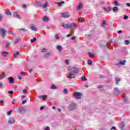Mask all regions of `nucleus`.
I'll return each instance as SVG.
<instances>
[{
    "label": "nucleus",
    "mask_w": 130,
    "mask_h": 130,
    "mask_svg": "<svg viewBox=\"0 0 130 130\" xmlns=\"http://www.w3.org/2000/svg\"><path fill=\"white\" fill-rule=\"evenodd\" d=\"M81 80H82V81H87V78H86V77H85V76H82L81 77Z\"/></svg>",
    "instance_id": "nucleus-32"
},
{
    "label": "nucleus",
    "mask_w": 130,
    "mask_h": 130,
    "mask_svg": "<svg viewBox=\"0 0 130 130\" xmlns=\"http://www.w3.org/2000/svg\"><path fill=\"white\" fill-rule=\"evenodd\" d=\"M127 19H128V16H127V15L124 16V17H123L124 20H127Z\"/></svg>",
    "instance_id": "nucleus-44"
},
{
    "label": "nucleus",
    "mask_w": 130,
    "mask_h": 130,
    "mask_svg": "<svg viewBox=\"0 0 130 130\" xmlns=\"http://www.w3.org/2000/svg\"><path fill=\"white\" fill-rule=\"evenodd\" d=\"M9 46H10V44H7L6 45V48H8V47H9Z\"/></svg>",
    "instance_id": "nucleus-63"
},
{
    "label": "nucleus",
    "mask_w": 130,
    "mask_h": 130,
    "mask_svg": "<svg viewBox=\"0 0 130 130\" xmlns=\"http://www.w3.org/2000/svg\"><path fill=\"white\" fill-rule=\"evenodd\" d=\"M126 6H127V7H130V4L129 3H126Z\"/></svg>",
    "instance_id": "nucleus-64"
},
{
    "label": "nucleus",
    "mask_w": 130,
    "mask_h": 130,
    "mask_svg": "<svg viewBox=\"0 0 130 130\" xmlns=\"http://www.w3.org/2000/svg\"><path fill=\"white\" fill-rule=\"evenodd\" d=\"M103 87V86H102V85H99V86L97 87L98 89H101V88H102Z\"/></svg>",
    "instance_id": "nucleus-50"
},
{
    "label": "nucleus",
    "mask_w": 130,
    "mask_h": 130,
    "mask_svg": "<svg viewBox=\"0 0 130 130\" xmlns=\"http://www.w3.org/2000/svg\"><path fill=\"white\" fill-rule=\"evenodd\" d=\"M31 29L33 30V31H37V28L35 27L34 26H31Z\"/></svg>",
    "instance_id": "nucleus-34"
},
{
    "label": "nucleus",
    "mask_w": 130,
    "mask_h": 130,
    "mask_svg": "<svg viewBox=\"0 0 130 130\" xmlns=\"http://www.w3.org/2000/svg\"><path fill=\"white\" fill-rule=\"evenodd\" d=\"M13 112V110H11L10 111L7 112V115H11V113Z\"/></svg>",
    "instance_id": "nucleus-41"
},
{
    "label": "nucleus",
    "mask_w": 130,
    "mask_h": 130,
    "mask_svg": "<svg viewBox=\"0 0 130 130\" xmlns=\"http://www.w3.org/2000/svg\"><path fill=\"white\" fill-rule=\"evenodd\" d=\"M36 40H37L36 38H34L33 39L30 40V42L31 43H33L35 42V41H36Z\"/></svg>",
    "instance_id": "nucleus-33"
},
{
    "label": "nucleus",
    "mask_w": 130,
    "mask_h": 130,
    "mask_svg": "<svg viewBox=\"0 0 130 130\" xmlns=\"http://www.w3.org/2000/svg\"><path fill=\"white\" fill-rule=\"evenodd\" d=\"M8 33L10 35H11V34H13V32L11 30H9Z\"/></svg>",
    "instance_id": "nucleus-57"
},
{
    "label": "nucleus",
    "mask_w": 130,
    "mask_h": 130,
    "mask_svg": "<svg viewBox=\"0 0 130 130\" xmlns=\"http://www.w3.org/2000/svg\"><path fill=\"white\" fill-rule=\"evenodd\" d=\"M114 4L116 7H119V3H118V2L115 1L114 2Z\"/></svg>",
    "instance_id": "nucleus-28"
},
{
    "label": "nucleus",
    "mask_w": 130,
    "mask_h": 130,
    "mask_svg": "<svg viewBox=\"0 0 130 130\" xmlns=\"http://www.w3.org/2000/svg\"><path fill=\"white\" fill-rule=\"evenodd\" d=\"M125 44L126 45H128V44H129V41L127 40H125Z\"/></svg>",
    "instance_id": "nucleus-39"
},
{
    "label": "nucleus",
    "mask_w": 130,
    "mask_h": 130,
    "mask_svg": "<svg viewBox=\"0 0 130 130\" xmlns=\"http://www.w3.org/2000/svg\"><path fill=\"white\" fill-rule=\"evenodd\" d=\"M70 16V13L66 12V18H69Z\"/></svg>",
    "instance_id": "nucleus-38"
},
{
    "label": "nucleus",
    "mask_w": 130,
    "mask_h": 130,
    "mask_svg": "<svg viewBox=\"0 0 130 130\" xmlns=\"http://www.w3.org/2000/svg\"><path fill=\"white\" fill-rule=\"evenodd\" d=\"M20 42V38H17L14 42V44H17V43H19Z\"/></svg>",
    "instance_id": "nucleus-22"
},
{
    "label": "nucleus",
    "mask_w": 130,
    "mask_h": 130,
    "mask_svg": "<svg viewBox=\"0 0 130 130\" xmlns=\"http://www.w3.org/2000/svg\"><path fill=\"white\" fill-rule=\"evenodd\" d=\"M4 79V76L3 75H0V80H3Z\"/></svg>",
    "instance_id": "nucleus-56"
},
{
    "label": "nucleus",
    "mask_w": 130,
    "mask_h": 130,
    "mask_svg": "<svg viewBox=\"0 0 130 130\" xmlns=\"http://www.w3.org/2000/svg\"><path fill=\"white\" fill-rule=\"evenodd\" d=\"M115 81L116 82V85H119V82H120L121 80H120V79H118V77H115Z\"/></svg>",
    "instance_id": "nucleus-19"
},
{
    "label": "nucleus",
    "mask_w": 130,
    "mask_h": 130,
    "mask_svg": "<svg viewBox=\"0 0 130 130\" xmlns=\"http://www.w3.org/2000/svg\"><path fill=\"white\" fill-rule=\"evenodd\" d=\"M13 17H14V18H17L18 19H20L19 14H18V13L14 12L13 13Z\"/></svg>",
    "instance_id": "nucleus-15"
},
{
    "label": "nucleus",
    "mask_w": 130,
    "mask_h": 130,
    "mask_svg": "<svg viewBox=\"0 0 130 130\" xmlns=\"http://www.w3.org/2000/svg\"><path fill=\"white\" fill-rule=\"evenodd\" d=\"M78 21H79V22H80L81 23L84 22V21L83 20V19H82V18H79Z\"/></svg>",
    "instance_id": "nucleus-46"
},
{
    "label": "nucleus",
    "mask_w": 130,
    "mask_h": 130,
    "mask_svg": "<svg viewBox=\"0 0 130 130\" xmlns=\"http://www.w3.org/2000/svg\"><path fill=\"white\" fill-rule=\"evenodd\" d=\"M0 31L2 32V34H1L2 38H5V35H6V30L3 28H0Z\"/></svg>",
    "instance_id": "nucleus-12"
},
{
    "label": "nucleus",
    "mask_w": 130,
    "mask_h": 130,
    "mask_svg": "<svg viewBox=\"0 0 130 130\" xmlns=\"http://www.w3.org/2000/svg\"><path fill=\"white\" fill-rule=\"evenodd\" d=\"M83 8V5H82L81 3L79 4V6L77 7L78 10H81Z\"/></svg>",
    "instance_id": "nucleus-27"
},
{
    "label": "nucleus",
    "mask_w": 130,
    "mask_h": 130,
    "mask_svg": "<svg viewBox=\"0 0 130 130\" xmlns=\"http://www.w3.org/2000/svg\"><path fill=\"white\" fill-rule=\"evenodd\" d=\"M125 61H126L125 60H123L122 61H120L118 63H116L115 64V66H117V67H118L119 66V64L123 66L125 64Z\"/></svg>",
    "instance_id": "nucleus-11"
},
{
    "label": "nucleus",
    "mask_w": 130,
    "mask_h": 130,
    "mask_svg": "<svg viewBox=\"0 0 130 130\" xmlns=\"http://www.w3.org/2000/svg\"><path fill=\"white\" fill-rule=\"evenodd\" d=\"M40 110H43V109H44V107L42 106L40 108Z\"/></svg>",
    "instance_id": "nucleus-59"
},
{
    "label": "nucleus",
    "mask_w": 130,
    "mask_h": 130,
    "mask_svg": "<svg viewBox=\"0 0 130 130\" xmlns=\"http://www.w3.org/2000/svg\"><path fill=\"white\" fill-rule=\"evenodd\" d=\"M87 54L89 55V56H90V57H94L95 55H94V54H92L91 52H88Z\"/></svg>",
    "instance_id": "nucleus-26"
},
{
    "label": "nucleus",
    "mask_w": 130,
    "mask_h": 130,
    "mask_svg": "<svg viewBox=\"0 0 130 130\" xmlns=\"http://www.w3.org/2000/svg\"><path fill=\"white\" fill-rule=\"evenodd\" d=\"M10 84H13L14 83V78L12 77H9L8 79Z\"/></svg>",
    "instance_id": "nucleus-13"
},
{
    "label": "nucleus",
    "mask_w": 130,
    "mask_h": 130,
    "mask_svg": "<svg viewBox=\"0 0 130 130\" xmlns=\"http://www.w3.org/2000/svg\"><path fill=\"white\" fill-rule=\"evenodd\" d=\"M112 10H113V12H117L119 9H118V7L115 6L113 8Z\"/></svg>",
    "instance_id": "nucleus-25"
},
{
    "label": "nucleus",
    "mask_w": 130,
    "mask_h": 130,
    "mask_svg": "<svg viewBox=\"0 0 130 130\" xmlns=\"http://www.w3.org/2000/svg\"><path fill=\"white\" fill-rule=\"evenodd\" d=\"M66 64H67V65L70 64V60L69 59L66 60Z\"/></svg>",
    "instance_id": "nucleus-42"
},
{
    "label": "nucleus",
    "mask_w": 130,
    "mask_h": 130,
    "mask_svg": "<svg viewBox=\"0 0 130 130\" xmlns=\"http://www.w3.org/2000/svg\"><path fill=\"white\" fill-rule=\"evenodd\" d=\"M75 39H76V37H73L72 38H71L72 40H75Z\"/></svg>",
    "instance_id": "nucleus-61"
},
{
    "label": "nucleus",
    "mask_w": 130,
    "mask_h": 130,
    "mask_svg": "<svg viewBox=\"0 0 130 130\" xmlns=\"http://www.w3.org/2000/svg\"><path fill=\"white\" fill-rule=\"evenodd\" d=\"M51 89L52 90H55V89H56V86L55 85H54V84H53L51 86Z\"/></svg>",
    "instance_id": "nucleus-31"
},
{
    "label": "nucleus",
    "mask_w": 130,
    "mask_h": 130,
    "mask_svg": "<svg viewBox=\"0 0 130 130\" xmlns=\"http://www.w3.org/2000/svg\"><path fill=\"white\" fill-rule=\"evenodd\" d=\"M103 9L106 11V12H110L111 11V7H108L107 8L103 7Z\"/></svg>",
    "instance_id": "nucleus-18"
},
{
    "label": "nucleus",
    "mask_w": 130,
    "mask_h": 130,
    "mask_svg": "<svg viewBox=\"0 0 130 130\" xmlns=\"http://www.w3.org/2000/svg\"><path fill=\"white\" fill-rule=\"evenodd\" d=\"M17 111L18 113H21V112H25L26 109H25V107H20L18 109Z\"/></svg>",
    "instance_id": "nucleus-7"
},
{
    "label": "nucleus",
    "mask_w": 130,
    "mask_h": 130,
    "mask_svg": "<svg viewBox=\"0 0 130 130\" xmlns=\"http://www.w3.org/2000/svg\"><path fill=\"white\" fill-rule=\"evenodd\" d=\"M44 130H50L49 127H46V128H44Z\"/></svg>",
    "instance_id": "nucleus-53"
},
{
    "label": "nucleus",
    "mask_w": 130,
    "mask_h": 130,
    "mask_svg": "<svg viewBox=\"0 0 130 130\" xmlns=\"http://www.w3.org/2000/svg\"><path fill=\"white\" fill-rule=\"evenodd\" d=\"M2 19H3V15H2V14H0V22H2Z\"/></svg>",
    "instance_id": "nucleus-55"
},
{
    "label": "nucleus",
    "mask_w": 130,
    "mask_h": 130,
    "mask_svg": "<svg viewBox=\"0 0 130 130\" xmlns=\"http://www.w3.org/2000/svg\"><path fill=\"white\" fill-rule=\"evenodd\" d=\"M71 36H73V34H69L67 36V37L69 38V37H71Z\"/></svg>",
    "instance_id": "nucleus-51"
},
{
    "label": "nucleus",
    "mask_w": 130,
    "mask_h": 130,
    "mask_svg": "<svg viewBox=\"0 0 130 130\" xmlns=\"http://www.w3.org/2000/svg\"><path fill=\"white\" fill-rule=\"evenodd\" d=\"M56 48L57 49V50H58L59 52H61V50H62V47H61V46H56Z\"/></svg>",
    "instance_id": "nucleus-16"
},
{
    "label": "nucleus",
    "mask_w": 130,
    "mask_h": 130,
    "mask_svg": "<svg viewBox=\"0 0 130 130\" xmlns=\"http://www.w3.org/2000/svg\"><path fill=\"white\" fill-rule=\"evenodd\" d=\"M74 28H76V24L74 22L66 24V29H71V30H73Z\"/></svg>",
    "instance_id": "nucleus-1"
},
{
    "label": "nucleus",
    "mask_w": 130,
    "mask_h": 130,
    "mask_svg": "<svg viewBox=\"0 0 130 130\" xmlns=\"http://www.w3.org/2000/svg\"><path fill=\"white\" fill-rule=\"evenodd\" d=\"M19 54H20L19 52H16V53L14 54L13 55L14 56V58H18V56H19Z\"/></svg>",
    "instance_id": "nucleus-21"
},
{
    "label": "nucleus",
    "mask_w": 130,
    "mask_h": 130,
    "mask_svg": "<svg viewBox=\"0 0 130 130\" xmlns=\"http://www.w3.org/2000/svg\"><path fill=\"white\" fill-rule=\"evenodd\" d=\"M8 54H9V53L7 52H2V56H3V57H6V56H7V55H8Z\"/></svg>",
    "instance_id": "nucleus-23"
},
{
    "label": "nucleus",
    "mask_w": 130,
    "mask_h": 130,
    "mask_svg": "<svg viewBox=\"0 0 130 130\" xmlns=\"http://www.w3.org/2000/svg\"><path fill=\"white\" fill-rule=\"evenodd\" d=\"M60 15L62 18L66 17V13H60Z\"/></svg>",
    "instance_id": "nucleus-36"
},
{
    "label": "nucleus",
    "mask_w": 130,
    "mask_h": 130,
    "mask_svg": "<svg viewBox=\"0 0 130 130\" xmlns=\"http://www.w3.org/2000/svg\"><path fill=\"white\" fill-rule=\"evenodd\" d=\"M19 30L20 31H23V32H26V31H27V30L25 28H23L20 29Z\"/></svg>",
    "instance_id": "nucleus-43"
},
{
    "label": "nucleus",
    "mask_w": 130,
    "mask_h": 130,
    "mask_svg": "<svg viewBox=\"0 0 130 130\" xmlns=\"http://www.w3.org/2000/svg\"><path fill=\"white\" fill-rule=\"evenodd\" d=\"M23 93H27V89H24L23 90Z\"/></svg>",
    "instance_id": "nucleus-54"
},
{
    "label": "nucleus",
    "mask_w": 130,
    "mask_h": 130,
    "mask_svg": "<svg viewBox=\"0 0 130 130\" xmlns=\"http://www.w3.org/2000/svg\"><path fill=\"white\" fill-rule=\"evenodd\" d=\"M111 129L112 130V129H116V127L115 126H113L111 128Z\"/></svg>",
    "instance_id": "nucleus-58"
},
{
    "label": "nucleus",
    "mask_w": 130,
    "mask_h": 130,
    "mask_svg": "<svg viewBox=\"0 0 130 130\" xmlns=\"http://www.w3.org/2000/svg\"><path fill=\"white\" fill-rule=\"evenodd\" d=\"M55 4H56V5H58V6H59V7H62V5H64V4H65L64 1H62L61 2H56L55 3Z\"/></svg>",
    "instance_id": "nucleus-14"
},
{
    "label": "nucleus",
    "mask_w": 130,
    "mask_h": 130,
    "mask_svg": "<svg viewBox=\"0 0 130 130\" xmlns=\"http://www.w3.org/2000/svg\"><path fill=\"white\" fill-rule=\"evenodd\" d=\"M51 55V53L50 52L45 53L43 55V58H47L49 56H50Z\"/></svg>",
    "instance_id": "nucleus-10"
},
{
    "label": "nucleus",
    "mask_w": 130,
    "mask_h": 130,
    "mask_svg": "<svg viewBox=\"0 0 130 130\" xmlns=\"http://www.w3.org/2000/svg\"><path fill=\"white\" fill-rule=\"evenodd\" d=\"M77 106H78L77 104L72 103L69 105V109L70 110H75V109H76Z\"/></svg>",
    "instance_id": "nucleus-4"
},
{
    "label": "nucleus",
    "mask_w": 130,
    "mask_h": 130,
    "mask_svg": "<svg viewBox=\"0 0 130 130\" xmlns=\"http://www.w3.org/2000/svg\"><path fill=\"white\" fill-rule=\"evenodd\" d=\"M122 31L121 30H118V31H117V33L118 34H121V33H122Z\"/></svg>",
    "instance_id": "nucleus-60"
},
{
    "label": "nucleus",
    "mask_w": 130,
    "mask_h": 130,
    "mask_svg": "<svg viewBox=\"0 0 130 130\" xmlns=\"http://www.w3.org/2000/svg\"><path fill=\"white\" fill-rule=\"evenodd\" d=\"M87 63L88 64H89V66H92V63H93V62H92V60H91V59H89L87 61Z\"/></svg>",
    "instance_id": "nucleus-29"
},
{
    "label": "nucleus",
    "mask_w": 130,
    "mask_h": 130,
    "mask_svg": "<svg viewBox=\"0 0 130 130\" xmlns=\"http://www.w3.org/2000/svg\"><path fill=\"white\" fill-rule=\"evenodd\" d=\"M105 25H106V21H105V20H104L103 21L102 25L104 26Z\"/></svg>",
    "instance_id": "nucleus-48"
},
{
    "label": "nucleus",
    "mask_w": 130,
    "mask_h": 130,
    "mask_svg": "<svg viewBox=\"0 0 130 130\" xmlns=\"http://www.w3.org/2000/svg\"><path fill=\"white\" fill-rule=\"evenodd\" d=\"M68 70L69 72H73V68L72 67V66H69L68 68Z\"/></svg>",
    "instance_id": "nucleus-30"
},
{
    "label": "nucleus",
    "mask_w": 130,
    "mask_h": 130,
    "mask_svg": "<svg viewBox=\"0 0 130 130\" xmlns=\"http://www.w3.org/2000/svg\"><path fill=\"white\" fill-rule=\"evenodd\" d=\"M66 77L68 78V79H75L76 75V74L70 72L66 74Z\"/></svg>",
    "instance_id": "nucleus-3"
},
{
    "label": "nucleus",
    "mask_w": 130,
    "mask_h": 130,
    "mask_svg": "<svg viewBox=\"0 0 130 130\" xmlns=\"http://www.w3.org/2000/svg\"><path fill=\"white\" fill-rule=\"evenodd\" d=\"M54 38L56 40H58V39H59V37H58V35L57 34L55 35Z\"/></svg>",
    "instance_id": "nucleus-35"
},
{
    "label": "nucleus",
    "mask_w": 130,
    "mask_h": 130,
    "mask_svg": "<svg viewBox=\"0 0 130 130\" xmlns=\"http://www.w3.org/2000/svg\"><path fill=\"white\" fill-rule=\"evenodd\" d=\"M128 99H127V98L126 97H125V98H123V101H124L125 103H127V102H126V101H127Z\"/></svg>",
    "instance_id": "nucleus-40"
},
{
    "label": "nucleus",
    "mask_w": 130,
    "mask_h": 130,
    "mask_svg": "<svg viewBox=\"0 0 130 130\" xmlns=\"http://www.w3.org/2000/svg\"><path fill=\"white\" fill-rule=\"evenodd\" d=\"M6 15L7 16H11V15H12V13H11V12L9 11L6 13Z\"/></svg>",
    "instance_id": "nucleus-47"
},
{
    "label": "nucleus",
    "mask_w": 130,
    "mask_h": 130,
    "mask_svg": "<svg viewBox=\"0 0 130 130\" xmlns=\"http://www.w3.org/2000/svg\"><path fill=\"white\" fill-rule=\"evenodd\" d=\"M22 7L23 9H26V7H27V6L25 4H23L22 5Z\"/></svg>",
    "instance_id": "nucleus-49"
},
{
    "label": "nucleus",
    "mask_w": 130,
    "mask_h": 130,
    "mask_svg": "<svg viewBox=\"0 0 130 130\" xmlns=\"http://www.w3.org/2000/svg\"><path fill=\"white\" fill-rule=\"evenodd\" d=\"M42 4L43 3H41L39 2H36L37 6H38L39 7H42L43 8V9H45V8L47 7V5H48L47 2H46L45 4L44 5H42Z\"/></svg>",
    "instance_id": "nucleus-5"
},
{
    "label": "nucleus",
    "mask_w": 130,
    "mask_h": 130,
    "mask_svg": "<svg viewBox=\"0 0 130 130\" xmlns=\"http://www.w3.org/2000/svg\"><path fill=\"white\" fill-rule=\"evenodd\" d=\"M125 126V125L124 124V123L121 122V127H120L121 129V130L124 129V126Z\"/></svg>",
    "instance_id": "nucleus-24"
},
{
    "label": "nucleus",
    "mask_w": 130,
    "mask_h": 130,
    "mask_svg": "<svg viewBox=\"0 0 130 130\" xmlns=\"http://www.w3.org/2000/svg\"><path fill=\"white\" fill-rule=\"evenodd\" d=\"M8 94H14V91L12 90H9L8 91Z\"/></svg>",
    "instance_id": "nucleus-45"
},
{
    "label": "nucleus",
    "mask_w": 130,
    "mask_h": 130,
    "mask_svg": "<svg viewBox=\"0 0 130 130\" xmlns=\"http://www.w3.org/2000/svg\"><path fill=\"white\" fill-rule=\"evenodd\" d=\"M43 20L44 21V22H48V21L49 20V18H48V17H47V16H44L43 18Z\"/></svg>",
    "instance_id": "nucleus-20"
},
{
    "label": "nucleus",
    "mask_w": 130,
    "mask_h": 130,
    "mask_svg": "<svg viewBox=\"0 0 130 130\" xmlns=\"http://www.w3.org/2000/svg\"><path fill=\"white\" fill-rule=\"evenodd\" d=\"M73 96L76 99H82V96H83V93L78 92H74L73 93Z\"/></svg>",
    "instance_id": "nucleus-2"
},
{
    "label": "nucleus",
    "mask_w": 130,
    "mask_h": 130,
    "mask_svg": "<svg viewBox=\"0 0 130 130\" xmlns=\"http://www.w3.org/2000/svg\"><path fill=\"white\" fill-rule=\"evenodd\" d=\"M69 93V90L68 89H66V94H68Z\"/></svg>",
    "instance_id": "nucleus-62"
},
{
    "label": "nucleus",
    "mask_w": 130,
    "mask_h": 130,
    "mask_svg": "<svg viewBox=\"0 0 130 130\" xmlns=\"http://www.w3.org/2000/svg\"><path fill=\"white\" fill-rule=\"evenodd\" d=\"M25 103H27V100H24L22 101V104H25Z\"/></svg>",
    "instance_id": "nucleus-52"
},
{
    "label": "nucleus",
    "mask_w": 130,
    "mask_h": 130,
    "mask_svg": "<svg viewBox=\"0 0 130 130\" xmlns=\"http://www.w3.org/2000/svg\"><path fill=\"white\" fill-rule=\"evenodd\" d=\"M8 123L9 124H13V123H15V118L13 117L10 118L8 120Z\"/></svg>",
    "instance_id": "nucleus-9"
},
{
    "label": "nucleus",
    "mask_w": 130,
    "mask_h": 130,
    "mask_svg": "<svg viewBox=\"0 0 130 130\" xmlns=\"http://www.w3.org/2000/svg\"><path fill=\"white\" fill-rule=\"evenodd\" d=\"M38 98H43L44 101L45 99H47V95H39Z\"/></svg>",
    "instance_id": "nucleus-17"
},
{
    "label": "nucleus",
    "mask_w": 130,
    "mask_h": 130,
    "mask_svg": "<svg viewBox=\"0 0 130 130\" xmlns=\"http://www.w3.org/2000/svg\"><path fill=\"white\" fill-rule=\"evenodd\" d=\"M114 94L116 96H118V95H119V94H120V93H121L120 90H119V89H118V88H117V87L114 88Z\"/></svg>",
    "instance_id": "nucleus-6"
},
{
    "label": "nucleus",
    "mask_w": 130,
    "mask_h": 130,
    "mask_svg": "<svg viewBox=\"0 0 130 130\" xmlns=\"http://www.w3.org/2000/svg\"><path fill=\"white\" fill-rule=\"evenodd\" d=\"M72 73H74L75 75H78V74H79V69L77 67H73Z\"/></svg>",
    "instance_id": "nucleus-8"
},
{
    "label": "nucleus",
    "mask_w": 130,
    "mask_h": 130,
    "mask_svg": "<svg viewBox=\"0 0 130 130\" xmlns=\"http://www.w3.org/2000/svg\"><path fill=\"white\" fill-rule=\"evenodd\" d=\"M47 49H45V48H43V49H42V50H41V51H42V52H47Z\"/></svg>",
    "instance_id": "nucleus-37"
}]
</instances>
